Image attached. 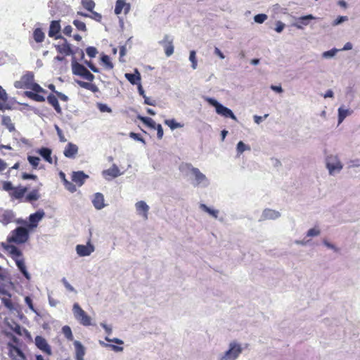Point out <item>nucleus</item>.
Instances as JSON below:
<instances>
[{
    "mask_svg": "<svg viewBox=\"0 0 360 360\" xmlns=\"http://www.w3.org/2000/svg\"><path fill=\"white\" fill-rule=\"evenodd\" d=\"M325 166L328 174L335 176L340 174L343 169L344 165L338 154H328L324 159Z\"/></svg>",
    "mask_w": 360,
    "mask_h": 360,
    "instance_id": "obj_1",
    "label": "nucleus"
},
{
    "mask_svg": "<svg viewBox=\"0 0 360 360\" xmlns=\"http://www.w3.org/2000/svg\"><path fill=\"white\" fill-rule=\"evenodd\" d=\"M185 167L193 176L191 184L194 187L207 188L210 186L209 179L198 168L191 164H186Z\"/></svg>",
    "mask_w": 360,
    "mask_h": 360,
    "instance_id": "obj_2",
    "label": "nucleus"
},
{
    "mask_svg": "<svg viewBox=\"0 0 360 360\" xmlns=\"http://www.w3.org/2000/svg\"><path fill=\"white\" fill-rule=\"evenodd\" d=\"M242 352L241 344L232 341L229 344L228 349L218 355L217 360H237Z\"/></svg>",
    "mask_w": 360,
    "mask_h": 360,
    "instance_id": "obj_3",
    "label": "nucleus"
},
{
    "mask_svg": "<svg viewBox=\"0 0 360 360\" xmlns=\"http://www.w3.org/2000/svg\"><path fill=\"white\" fill-rule=\"evenodd\" d=\"M205 101L212 106L215 108L216 112L225 117V118H231L233 120L237 121V117L233 112V111L229 108L223 105L219 101H217L214 98L207 97L205 98Z\"/></svg>",
    "mask_w": 360,
    "mask_h": 360,
    "instance_id": "obj_4",
    "label": "nucleus"
},
{
    "mask_svg": "<svg viewBox=\"0 0 360 360\" xmlns=\"http://www.w3.org/2000/svg\"><path fill=\"white\" fill-rule=\"evenodd\" d=\"M72 71L73 75L80 76L89 82H92L95 78L83 65L77 62L75 57L72 58Z\"/></svg>",
    "mask_w": 360,
    "mask_h": 360,
    "instance_id": "obj_5",
    "label": "nucleus"
},
{
    "mask_svg": "<svg viewBox=\"0 0 360 360\" xmlns=\"http://www.w3.org/2000/svg\"><path fill=\"white\" fill-rule=\"evenodd\" d=\"M29 239V231L27 229L18 226L11 231V236L8 237L9 242H13L17 244H22Z\"/></svg>",
    "mask_w": 360,
    "mask_h": 360,
    "instance_id": "obj_6",
    "label": "nucleus"
},
{
    "mask_svg": "<svg viewBox=\"0 0 360 360\" xmlns=\"http://www.w3.org/2000/svg\"><path fill=\"white\" fill-rule=\"evenodd\" d=\"M72 311L75 318L83 326H89L91 325V319L80 307L78 303H75L72 307Z\"/></svg>",
    "mask_w": 360,
    "mask_h": 360,
    "instance_id": "obj_7",
    "label": "nucleus"
},
{
    "mask_svg": "<svg viewBox=\"0 0 360 360\" xmlns=\"http://www.w3.org/2000/svg\"><path fill=\"white\" fill-rule=\"evenodd\" d=\"M173 41L174 39L172 36L165 34L163 39L158 42L160 45L164 47L165 55L167 57L172 56L174 53Z\"/></svg>",
    "mask_w": 360,
    "mask_h": 360,
    "instance_id": "obj_8",
    "label": "nucleus"
},
{
    "mask_svg": "<svg viewBox=\"0 0 360 360\" xmlns=\"http://www.w3.org/2000/svg\"><path fill=\"white\" fill-rule=\"evenodd\" d=\"M44 216L45 212L41 209H39L36 212L31 214L29 216V223L27 226L30 229L37 227L39 222L44 218Z\"/></svg>",
    "mask_w": 360,
    "mask_h": 360,
    "instance_id": "obj_9",
    "label": "nucleus"
},
{
    "mask_svg": "<svg viewBox=\"0 0 360 360\" xmlns=\"http://www.w3.org/2000/svg\"><path fill=\"white\" fill-rule=\"evenodd\" d=\"M316 18L311 14L300 16L296 18V22L292 23V26L298 30H304V27L308 26L310 24V21Z\"/></svg>",
    "mask_w": 360,
    "mask_h": 360,
    "instance_id": "obj_10",
    "label": "nucleus"
},
{
    "mask_svg": "<svg viewBox=\"0 0 360 360\" xmlns=\"http://www.w3.org/2000/svg\"><path fill=\"white\" fill-rule=\"evenodd\" d=\"M94 250L95 248L90 242H88L86 245H77L76 246V252L79 257L89 256Z\"/></svg>",
    "mask_w": 360,
    "mask_h": 360,
    "instance_id": "obj_11",
    "label": "nucleus"
},
{
    "mask_svg": "<svg viewBox=\"0 0 360 360\" xmlns=\"http://www.w3.org/2000/svg\"><path fill=\"white\" fill-rule=\"evenodd\" d=\"M122 174V173L120 172V169L115 164H113L109 169L102 172L103 176L108 181H110Z\"/></svg>",
    "mask_w": 360,
    "mask_h": 360,
    "instance_id": "obj_12",
    "label": "nucleus"
},
{
    "mask_svg": "<svg viewBox=\"0 0 360 360\" xmlns=\"http://www.w3.org/2000/svg\"><path fill=\"white\" fill-rule=\"evenodd\" d=\"M60 29V20L51 21L49 26V36L54 37L56 39H63V37L59 34Z\"/></svg>",
    "mask_w": 360,
    "mask_h": 360,
    "instance_id": "obj_13",
    "label": "nucleus"
},
{
    "mask_svg": "<svg viewBox=\"0 0 360 360\" xmlns=\"http://www.w3.org/2000/svg\"><path fill=\"white\" fill-rule=\"evenodd\" d=\"M135 208L139 215L141 216L146 220L148 219L150 207L145 201L140 200L136 202Z\"/></svg>",
    "mask_w": 360,
    "mask_h": 360,
    "instance_id": "obj_14",
    "label": "nucleus"
},
{
    "mask_svg": "<svg viewBox=\"0 0 360 360\" xmlns=\"http://www.w3.org/2000/svg\"><path fill=\"white\" fill-rule=\"evenodd\" d=\"M34 342L37 348H39L40 350H41L43 352L51 355V349L49 344L47 343V341L45 338H44L41 336L37 335L35 338Z\"/></svg>",
    "mask_w": 360,
    "mask_h": 360,
    "instance_id": "obj_15",
    "label": "nucleus"
},
{
    "mask_svg": "<svg viewBox=\"0 0 360 360\" xmlns=\"http://www.w3.org/2000/svg\"><path fill=\"white\" fill-rule=\"evenodd\" d=\"M62 39L64 41L63 44L55 46L57 51L60 53L65 54V56L74 55L75 51L72 49L70 44L68 42L67 39L64 37Z\"/></svg>",
    "mask_w": 360,
    "mask_h": 360,
    "instance_id": "obj_16",
    "label": "nucleus"
},
{
    "mask_svg": "<svg viewBox=\"0 0 360 360\" xmlns=\"http://www.w3.org/2000/svg\"><path fill=\"white\" fill-rule=\"evenodd\" d=\"M10 356L14 360H25V356L17 346L9 345Z\"/></svg>",
    "mask_w": 360,
    "mask_h": 360,
    "instance_id": "obj_17",
    "label": "nucleus"
},
{
    "mask_svg": "<svg viewBox=\"0 0 360 360\" xmlns=\"http://www.w3.org/2000/svg\"><path fill=\"white\" fill-rule=\"evenodd\" d=\"M280 217L281 214L279 212L271 209H265L261 215L260 221L274 220Z\"/></svg>",
    "mask_w": 360,
    "mask_h": 360,
    "instance_id": "obj_18",
    "label": "nucleus"
},
{
    "mask_svg": "<svg viewBox=\"0 0 360 360\" xmlns=\"http://www.w3.org/2000/svg\"><path fill=\"white\" fill-rule=\"evenodd\" d=\"M78 153V146L72 143H68L65 146L63 154L64 155L70 159H73L75 158L76 155Z\"/></svg>",
    "mask_w": 360,
    "mask_h": 360,
    "instance_id": "obj_19",
    "label": "nucleus"
},
{
    "mask_svg": "<svg viewBox=\"0 0 360 360\" xmlns=\"http://www.w3.org/2000/svg\"><path fill=\"white\" fill-rule=\"evenodd\" d=\"M89 176L82 171L73 172L72 174V181L79 186H82Z\"/></svg>",
    "mask_w": 360,
    "mask_h": 360,
    "instance_id": "obj_20",
    "label": "nucleus"
},
{
    "mask_svg": "<svg viewBox=\"0 0 360 360\" xmlns=\"http://www.w3.org/2000/svg\"><path fill=\"white\" fill-rule=\"evenodd\" d=\"M14 213L11 210H4L0 213V222L7 225L14 220Z\"/></svg>",
    "mask_w": 360,
    "mask_h": 360,
    "instance_id": "obj_21",
    "label": "nucleus"
},
{
    "mask_svg": "<svg viewBox=\"0 0 360 360\" xmlns=\"http://www.w3.org/2000/svg\"><path fill=\"white\" fill-rule=\"evenodd\" d=\"M92 203L96 210H101L105 207L103 195L101 193H96L94 195Z\"/></svg>",
    "mask_w": 360,
    "mask_h": 360,
    "instance_id": "obj_22",
    "label": "nucleus"
},
{
    "mask_svg": "<svg viewBox=\"0 0 360 360\" xmlns=\"http://www.w3.org/2000/svg\"><path fill=\"white\" fill-rule=\"evenodd\" d=\"M75 348V359L76 360H84V356L85 354V349L82 344L77 340L74 342Z\"/></svg>",
    "mask_w": 360,
    "mask_h": 360,
    "instance_id": "obj_23",
    "label": "nucleus"
},
{
    "mask_svg": "<svg viewBox=\"0 0 360 360\" xmlns=\"http://www.w3.org/2000/svg\"><path fill=\"white\" fill-rule=\"evenodd\" d=\"M15 264L20 270V271L23 274V276L27 279L28 281L30 280L31 276L29 272L27 270L25 262L23 259L22 258H16L15 259Z\"/></svg>",
    "mask_w": 360,
    "mask_h": 360,
    "instance_id": "obj_24",
    "label": "nucleus"
},
{
    "mask_svg": "<svg viewBox=\"0 0 360 360\" xmlns=\"http://www.w3.org/2000/svg\"><path fill=\"white\" fill-rule=\"evenodd\" d=\"M125 78L133 85L140 84L141 75L137 69H135L134 73H126Z\"/></svg>",
    "mask_w": 360,
    "mask_h": 360,
    "instance_id": "obj_25",
    "label": "nucleus"
},
{
    "mask_svg": "<svg viewBox=\"0 0 360 360\" xmlns=\"http://www.w3.org/2000/svg\"><path fill=\"white\" fill-rule=\"evenodd\" d=\"M27 191V187L18 186L14 187L12 192H10L9 194L12 198H14L15 199H20L25 195Z\"/></svg>",
    "mask_w": 360,
    "mask_h": 360,
    "instance_id": "obj_26",
    "label": "nucleus"
},
{
    "mask_svg": "<svg viewBox=\"0 0 360 360\" xmlns=\"http://www.w3.org/2000/svg\"><path fill=\"white\" fill-rule=\"evenodd\" d=\"M338 124H341L344 120L353 113V110L349 108H345L343 106H340L338 110Z\"/></svg>",
    "mask_w": 360,
    "mask_h": 360,
    "instance_id": "obj_27",
    "label": "nucleus"
},
{
    "mask_svg": "<svg viewBox=\"0 0 360 360\" xmlns=\"http://www.w3.org/2000/svg\"><path fill=\"white\" fill-rule=\"evenodd\" d=\"M37 153L49 163L51 164L53 160L51 158L52 150L46 147H42L37 150Z\"/></svg>",
    "mask_w": 360,
    "mask_h": 360,
    "instance_id": "obj_28",
    "label": "nucleus"
},
{
    "mask_svg": "<svg viewBox=\"0 0 360 360\" xmlns=\"http://www.w3.org/2000/svg\"><path fill=\"white\" fill-rule=\"evenodd\" d=\"M47 101L51 104L58 113H61V108L59 105L58 98L53 94L47 96Z\"/></svg>",
    "mask_w": 360,
    "mask_h": 360,
    "instance_id": "obj_29",
    "label": "nucleus"
},
{
    "mask_svg": "<svg viewBox=\"0 0 360 360\" xmlns=\"http://www.w3.org/2000/svg\"><path fill=\"white\" fill-rule=\"evenodd\" d=\"M6 250L8 251L12 258L15 261L16 258H21L22 252L14 245H8Z\"/></svg>",
    "mask_w": 360,
    "mask_h": 360,
    "instance_id": "obj_30",
    "label": "nucleus"
},
{
    "mask_svg": "<svg viewBox=\"0 0 360 360\" xmlns=\"http://www.w3.org/2000/svg\"><path fill=\"white\" fill-rule=\"evenodd\" d=\"M77 83L79 84V86L88 89L94 93H96L98 91V86L94 84L79 80L77 81Z\"/></svg>",
    "mask_w": 360,
    "mask_h": 360,
    "instance_id": "obj_31",
    "label": "nucleus"
},
{
    "mask_svg": "<svg viewBox=\"0 0 360 360\" xmlns=\"http://www.w3.org/2000/svg\"><path fill=\"white\" fill-rule=\"evenodd\" d=\"M1 124L4 125L9 131H15L14 124L12 122L11 119L9 116L3 115L1 117Z\"/></svg>",
    "mask_w": 360,
    "mask_h": 360,
    "instance_id": "obj_32",
    "label": "nucleus"
},
{
    "mask_svg": "<svg viewBox=\"0 0 360 360\" xmlns=\"http://www.w3.org/2000/svg\"><path fill=\"white\" fill-rule=\"evenodd\" d=\"M200 208L202 211L208 213L210 215H211L214 218L217 219L218 215H219V210H215V209H212L211 207H209L205 204H203V203H201L200 205Z\"/></svg>",
    "mask_w": 360,
    "mask_h": 360,
    "instance_id": "obj_33",
    "label": "nucleus"
},
{
    "mask_svg": "<svg viewBox=\"0 0 360 360\" xmlns=\"http://www.w3.org/2000/svg\"><path fill=\"white\" fill-rule=\"evenodd\" d=\"M33 37L37 43H41L44 40L45 34L41 28H36L33 32Z\"/></svg>",
    "mask_w": 360,
    "mask_h": 360,
    "instance_id": "obj_34",
    "label": "nucleus"
},
{
    "mask_svg": "<svg viewBox=\"0 0 360 360\" xmlns=\"http://www.w3.org/2000/svg\"><path fill=\"white\" fill-rule=\"evenodd\" d=\"M22 81L25 84L26 88L34 82V74L32 72H27L22 77Z\"/></svg>",
    "mask_w": 360,
    "mask_h": 360,
    "instance_id": "obj_35",
    "label": "nucleus"
},
{
    "mask_svg": "<svg viewBox=\"0 0 360 360\" xmlns=\"http://www.w3.org/2000/svg\"><path fill=\"white\" fill-rule=\"evenodd\" d=\"M138 118L146 125L149 127L151 129H155L157 124L150 117H143V116H138Z\"/></svg>",
    "mask_w": 360,
    "mask_h": 360,
    "instance_id": "obj_36",
    "label": "nucleus"
},
{
    "mask_svg": "<svg viewBox=\"0 0 360 360\" xmlns=\"http://www.w3.org/2000/svg\"><path fill=\"white\" fill-rule=\"evenodd\" d=\"M25 95L27 97H28L35 101L43 102L45 101V98L43 96H41V95H39L37 93H34L33 91H25Z\"/></svg>",
    "mask_w": 360,
    "mask_h": 360,
    "instance_id": "obj_37",
    "label": "nucleus"
},
{
    "mask_svg": "<svg viewBox=\"0 0 360 360\" xmlns=\"http://www.w3.org/2000/svg\"><path fill=\"white\" fill-rule=\"evenodd\" d=\"M39 198L40 195L38 190L34 189L26 195L25 201L30 202L32 201L37 200Z\"/></svg>",
    "mask_w": 360,
    "mask_h": 360,
    "instance_id": "obj_38",
    "label": "nucleus"
},
{
    "mask_svg": "<svg viewBox=\"0 0 360 360\" xmlns=\"http://www.w3.org/2000/svg\"><path fill=\"white\" fill-rule=\"evenodd\" d=\"M164 123L167 125L172 130H174L175 129L181 128L183 127V124L177 122L174 119L165 120Z\"/></svg>",
    "mask_w": 360,
    "mask_h": 360,
    "instance_id": "obj_39",
    "label": "nucleus"
},
{
    "mask_svg": "<svg viewBox=\"0 0 360 360\" xmlns=\"http://www.w3.org/2000/svg\"><path fill=\"white\" fill-rule=\"evenodd\" d=\"M82 6L89 11H92L95 8L96 4L94 0H82Z\"/></svg>",
    "mask_w": 360,
    "mask_h": 360,
    "instance_id": "obj_40",
    "label": "nucleus"
},
{
    "mask_svg": "<svg viewBox=\"0 0 360 360\" xmlns=\"http://www.w3.org/2000/svg\"><path fill=\"white\" fill-rule=\"evenodd\" d=\"M99 344L105 347H110L112 349V350H113L114 352H122L124 348L121 346H117V345H111V344H108V343H105L102 340H99Z\"/></svg>",
    "mask_w": 360,
    "mask_h": 360,
    "instance_id": "obj_41",
    "label": "nucleus"
},
{
    "mask_svg": "<svg viewBox=\"0 0 360 360\" xmlns=\"http://www.w3.org/2000/svg\"><path fill=\"white\" fill-rule=\"evenodd\" d=\"M124 6H125L124 0H117L115 2V13L116 15L120 14L123 10Z\"/></svg>",
    "mask_w": 360,
    "mask_h": 360,
    "instance_id": "obj_42",
    "label": "nucleus"
},
{
    "mask_svg": "<svg viewBox=\"0 0 360 360\" xmlns=\"http://www.w3.org/2000/svg\"><path fill=\"white\" fill-rule=\"evenodd\" d=\"M236 150L238 155L242 154L245 150H250V147L245 144L243 141H239L237 143Z\"/></svg>",
    "mask_w": 360,
    "mask_h": 360,
    "instance_id": "obj_43",
    "label": "nucleus"
},
{
    "mask_svg": "<svg viewBox=\"0 0 360 360\" xmlns=\"http://www.w3.org/2000/svg\"><path fill=\"white\" fill-rule=\"evenodd\" d=\"M339 51V49H337L335 48H333L329 51H324L322 53V57L323 58H333L336 53Z\"/></svg>",
    "mask_w": 360,
    "mask_h": 360,
    "instance_id": "obj_44",
    "label": "nucleus"
},
{
    "mask_svg": "<svg viewBox=\"0 0 360 360\" xmlns=\"http://www.w3.org/2000/svg\"><path fill=\"white\" fill-rule=\"evenodd\" d=\"M62 332L68 340H72L73 335L70 327L68 326H63L62 328Z\"/></svg>",
    "mask_w": 360,
    "mask_h": 360,
    "instance_id": "obj_45",
    "label": "nucleus"
},
{
    "mask_svg": "<svg viewBox=\"0 0 360 360\" xmlns=\"http://www.w3.org/2000/svg\"><path fill=\"white\" fill-rule=\"evenodd\" d=\"M195 54V51L193 50L190 51L189 60L191 62V67L193 70H195L198 65Z\"/></svg>",
    "mask_w": 360,
    "mask_h": 360,
    "instance_id": "obj_46",
    "label": "nucleus"
},
{
    "mask_svg": "<svg viewBox=\"0 0 360 360\" xmlns=\"http://www.w3.org/2000/svg\"><path fill=\"white\" fill-rule=\"evenodd\" d=\"M72 23L78 30L82 32L86 31V27L84 22L80 21L79 20H74Z\"/></svg>",
    "mask_w": 360,
    "mask_h": 360,
    "instance_id": "obj_47",
    "label": "nucleus"
},
{
    "mask_svg": "<svg viewBox=\"0 0 360 360\" xmlns=\"http://www.w3.org/2000/svg\"><path fill=\"white\" fill-rule=\"evenodd\" d=\"M101 60L103 64L106 66L108 69H112L113 64L110 62V57L107 55H103L101 58Z\"/></svg>",
    "mask_w": 360,
    "mask_h": 360,
    "instance_id": "obj_48",
    "label": "nucleus"
},
{
    "mask_svg": "<svg viewBox=\"0 0 360 360\" xmlns=\"http://www.w3.org/2000/svg\"><path fill=\"white\" fill-rule=\"evenodd\" d=\"M27 89H32L34 93L45 92V90L40 86L37 83L33 82L30 86H27Z\"/></svg>",
    "mask_w": 360,
    "mask_h": 360,
    "instance_id": "obj_49",
    "label": "nucleus"
},
{
    "mask_svg": "<svg viewBox=\"0 0 360 360\" xmlns=\"http://www.w3.org/2000/svg\"><path fill=\"white\" fill-rule=\"evenodd\" d=\"M27 160L28 162H30V164L34 167V168H37V166L39 165V161H40V159L38 157H36V156H31V155H29L27 157Z\"/></svg>",
    "mask_w": 360,
    "mask_h": 360,
    "instance_id": "obj_50",
    "label": "nucleus"
},
{
    "mask_svg": "<svg viewBox=\"0 0 360 360\" xmlns=\"http://www.w3.org/2000/svg\"><path fill=\"white\" fill-rule=\"evenodd\" d=\"M10 298L11 297H4L1 298V302L7 309H8L9 310H13L14 309V306Z\"/></svg>",
    "mask_w": 360,
    "mask_h": 360,
    "instance_id": "obj_51",
    "label": "nucleus"
},
{
    "mask_svg": "<svg viewBox=\"0 0 360 360\" xmlns=\"http://www.w3.org/2000/svg\"><path fill=\"white\" fill-rule=\"evenodd\" d=\"M266 19L267 15L264 13L257 14L254 17L255 22L259 24L263 23Z\"/></svg>",
    "mask_w": 360,
    "mask_h": 360,
    "instance_id": "obj_52",
    "label": "nucleus"
},
{
    "mask_svg": "<svg viewBox=\"0 0 360 360\" xmlns=\"http://www.w3.org/2000/svg\"><path fill=\"white\" fill-rule=\"evenodd\" d=\"M347 167L349 169L359 167H360V159L350 160L347 162Z\"/></svg>",
    "mask_w": 360,
    "mask_h": 360,
    "instance_id": "obj_53",
    "label": "nucleus"
},
{
    "mask_svg": "<svg viewBox=\"0 0 360 360\" xmlns=\"http://www.w3.org/2000/svg\"><path fill=\"white\" fill-rule=\"evenodd\" d=\"M86 53L90 58H94L98 53V51L94 46H89L86 49Z\"/></svg>",
    "mask_w": 360,
    "mask_h": 360,
    "instance_id": "obj_54",
    "label": "nucleus"
},
{
    "mask_svg": "<svg viewBox=\"0 0 360 360\" xmlns=\"http://www.w3.org/2000/svg\"><path fill=\"white\" fill-rule=\"evenodd\" d=\"M320 233H321V231L319 229L312 228V229H310L309 230H308V231L307 233V237H315V236H318L319 235H320Z\"/></svg>",
    "mask_w": 360,
    "mask_h": 360,
    "instance_id": "obj_55",
    "label": "nucleus"
},
{
    "mask_svg": "<svg viewBox=\"0 0 360 360\" xmlns=\"http://www.w3.org/2000/svg\"><path fill=\"white\" fill-rule=\"evenodd\" d=\"M97 106H98V108L99 109V110L102 112H112L111 108L110 107H108L105 103H99L97 104Z\"/></svg>",
    "mask_w": 360,
    "mask_h": 360,
    "instance_id": "obj_56",
    "label": "nucleus"
},
{
    "mask_svg": "<svg viewBox=\"0 0 360 360\" xmlns=\"http://www.w3.org/2000/svg\"><path fill=\"white\" fill-rule=\"evenodd\" d=\"M90 12H91V14H89L90 18H91L97 22L101 21V19H102L101 14L94 11V10H92V11H90Z\"/></svg>",
    "mask_w": 360,
    "mask_h": 360,
    "instance_id": "obj_57",
    "label": "nucleus"
},
{
    "mask_svg": "<svg viewBox=\"0 0 360 360\" xmlns=\"http://www.w3.org/2000/svg\"><path fill=\"white\" fill-rule=\"evenodd\" d=\"M348 20V17L347 16H342V15H340V16H338L333 22V26H337L345 21Z\"/></svg>",
    "mask_w": 360,
    "mask_h": 360,
    "instance_id": "obj_58",
    "label": "nucleus"
},
{
    "mask_svg": "<svg viewBox=\"0 0 360 360\" xmlns=\"http://www.w3.org/2000/svg\"><path fill=\"white\" fill-rule=\"evenodd\" d=\"M64 185L65 188L71 193H75L77 191L76 186L69 181H65Z\"/></svg>",
    "mask_w": 360,
    "mask_h": 360,
    "instance_id": "obj_59",
    "label": "nucleus"
},
{
    "mask_svg": "<svg viewBox=\"0 0 360 360\" xmlns=\"http://www.w3.org/2000/svg\"><path fill=\"white\" fill-rule=\"evenodd\" d=\"M323 244L328 249L333 250L335 252H338L339 251V249L334 244L328 242L327 240H323Z\"/></svg>",
    "mask_w": 360,
    "mask_h": 360,
    "instance_id": "obj_60",
    "label": "nucleus"
},
{
    "mask_svg": "<svg viewBox=\"0 0 360 360\" xmlns=\"http://www.w3.org/2000/svg\"><path fill=\"white\" fill-rule=\"evenodd\" d=\"M3 190L6 191L12 192L14 187L11 181H4L2 185Z\"/></svg>",
    "mask_w": 360,
    "mask_h": 360,
    "instance_id": "obj_61",
    "label": "nucleus"
},
{
    "mask_svg": "<svg viewBox=\"0 0 360 360\" xmlns=\"http://www.w3.org/2000/svg\"><path fill=\"white\" fill-rule=\"evenodd\" d=\"M154 129L157 130L158 139H162V136H163V134H164L163 129L162 127V125L160 124H157V125H156V127H155Z\"/></svg>",
    "mask_w": 360,
    "mask_h": 360,
    "instance_id": "obj_62",
    "label": "nucleus"
},
{
    "mask_svg": "<svg viewBox=\"0 0 360 360\" xmlns=\"http://www.w3.org/2000/svg\"><path fill=\"white\" fill-rule=\"evenodd\" d=\"M25 303L27 304V305L28 306V307L34 313L37 314V310L34 309V306H33V304H32V299L27 296L25 297Z\"/></svg>",
    "mask_w": 360,
    "mask_h": 360,
    "instance_id": "obj_63",
    "label": "nucleus"
},
{
    "mask_svg": "<svg viewBox=\"0 0 360 360\" xmlns=\"http://www.w3.org/2000/svg\"><path fill=\"white\" fill-rule=\"evenodd\" d=\"M11 329H12V330H13L16 334H18V335H22V331H21L22 328H21V326H20L19 324H18V323H13V326H11Z\"/></svg>",
    "mask_w": 360,
    "mask_h": 360,
    "instance_id": "obj_64",
    "label": "nucleus"
}]
</instances>
